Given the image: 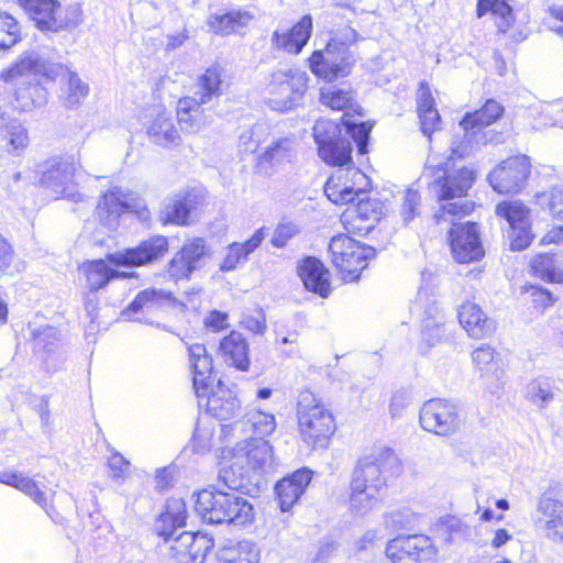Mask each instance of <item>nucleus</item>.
Listing matches in <instances>:
<instances>
[{
  "label": "nucleus",
  "instance_id": "nucleus-25",
  "mask_svg": "<svg viewBox=\"0 0 563 563\" xmlns=\"http://www.w3.org/2000/svg\"><path fill=\"white\" fill-rule=\"evenodd\" d=\"M313 22L310 14L303 15L290 30L274 31L272 45L289 54L298 55L308 43L312 33Z\"/></svg>",
  "mask_w": 563,
  "mask_h": 563
},
{
  "label": "nucleus",
  "instance_id": "nucleus-3",
  "mask_svg": "<svg viewBox=\"0 0 563 563\" xmlns=\"http://www.w3.org/2000/svg\"><path fill=\"white\" fill-rule=\"evenodd\" d=\"M472 147L457 145L452 147L450 157L437 164H428L423 170L422 178L430 192L439 200H450L464 197L472 187L475 173L466 167H456L453 156L463 158L470 155ZM463 203L462 201H459Z\"/></svg>",
  "mask_w": 563,
  "mask_h": 563
},
{
  "label": "nucleus",
  "instance_id": "nucleus-12",
  "mask_svg": "<svg viewBox=\"0 0 563 563\" xmlns=\"http://www.w3.org/2000/svg\"><path fill=\"white\" fill-rule=\"evenodd\" d=\"M369 178L357 168L338 170L324 185V194L335 205L354 202L369 187Z\"/></svg>",
  "mask_w": 563,
  "mask_h": 563
},
{
  "label": "nucleus",
  "instance_id": "nucleus-56",
  "mask_svg": "<svg viewBox=\"0 0 563 563\" xmlns=\"http://www.w3.org/2000/svg\"><path fill=\"white\" fill-rule=\"evenodd\" d=\"M413 522V514L409 508H398L396 510H391L385 517V525L387 528L393 531H399L402 529H407Z\"/></svg>",
  "mask_w": 563,
  "mask_h": 563
},
{
  "label": "nucleus",
  "instance_id": "nucleus-9",
  "mask_svg": "<svg viewBox=\"0 0 563 563\" xmlns=\"http://www.w3.org/2000/svg\"><path fill=\"white\" fill-rule=\"evenodd\" d=\"M313 137L318 144L319 156L324 163L333 166L351 163V142L341 136V130L336 123L330 120H318L313 125Z\"/></svg>",
  "mask_w": 563,
  "mask_h": 563
},
{
  "label": "nucleus",
  "instance_id": "nucleus-47",
  "mask_svg": "<svg viewBox=\"0 0 563 563\" xmlns=\"http://www.w3.org/2000/svg\"><path fill=\"white\" fill-rule=\"evenodd\" d=\"M533 274L549 283H563V268L555 263L553 254H538L531 260Z\"/></svg>",
  "mask_w": 563,
  "mask_h": 563
},
{
  "label": "nucleus",
  "instance_id": "nucleus-38",
  "mask_svg": "<svg viewBox=\"0 0 563 563\" xmlns=\"http://www.w3.org/2000/svg\"><path fill=\"white\" fill-rule=\"evenodd\" d=\"M320 102L332 110L345 111V115L349 114V111L362 115L358 111L360 107L355 103L354 92L350 87L335 85L322 87L320 89Z\"/></svg>",
  "mask_w": 563,
  "mask_h": 563
},
{
  "label": "nucleus",
  "instance_id": "nucleus-43",
  "mask_svg": "<svg viewBox=\"0 0 563 563\" xmlns=\"http://www.w3.org/2000/svg\"><path fill=\"white\" fill-rule=\"evenodd\" d=\"M0 133L8 140L10 152L19 155L29 145L26 129L15 119H11L5 112H0Z\"/></svg>",
  "mask_w": 563,
  "mask_h": 563
},
{
  "label": "nucleus",
  "instance_id": "nucleus-62",
  "mask_svg": "<svg viewBox=\"0 0 563 563\" xmlns=\"http://www.w3.org/2000/svg\"><path fill=\"white\" fill-rule=\"evenodd\" d=\"M60 31L77 27L82 22V12L78 4L67 7L65 10L60 7L59 11Z\"/></svg>",
  "mask_w": 563,
  "mask_h": 563
},
{
  "label": "nucleus",
  "instance_id": "nucleus-17",
  "mask_svg": "<svg viewBox=\"0 0 563 563\" xmlns=\"http://www.w3.org/2000/svg\"><path fill=\"white\" fill-rule=\"evenodd\" d=\"M208 255L207 242L202 238L188 240L168 263V274L174 280L189 279L199 269Z\"/></svg>",
  "mask_w": 563,
  "mask_h": 563
},
{
  "label": "nucleus",
  "instance_id": "nucleus-22",
  "mask_svg": "<svg viewBox=\"0 0 563 563\" xmlns=\"http://www.w3.org/2000/svg\"><path fill=\"white\" fill-rule=\"evenodd\" d=\"M416 309L423 307L421 340L427 347L439 343L444 334V317L439 311L435 300L429 299L427 292L420 288L416 300Z\"/></svg>",
  "mask_w": 563,
  "mask_h": 563
},
{
  "label": "nucleus",
  "instance_id": "nucleus-60",
  "mask_svg": "<svg viewBox=\"0 0 563 563\" xmlns=\"http://www.w3.org/2000/svg\"><path fill=\"white\" fill-rule=\"evenodd\" d=\"M420 195L415 189H407L400 209V216L404 223L407 225L411 220L419 214Z\"/></svg>",
  "mask_w": 563,
  "mask_h": 563
},
{
  "label": "nucleus",
  "instance_id": "nucleus-37",
  "mask_svg": "<svg viewBox=\"0 0 563 563\" xmlns=\"http://www.w3.org/2000/svg\"><path fill=\"white\" fill-rule=\"evenodd\" d=\"M220 351L228 364L240 371H247L249 344L242 333L232 331L220 342Z\"/></svg>",
  "mask_w": 563,
  "mask_h": 563
},
{
  "label": "nucleus",
  "instance_id": "nucleus-52",
  "mask_svg": "<svg viewBox=\"0 0 563 563\" xmlns=\"http://www.w3.org/2000/svg\"><path fill=\"white\" fill-rule=\"evenodd\" d=\"M233 460L231 465L220 471L219 481L227 486L230 492L236 493V490L244 486L246 471H244L241 465L243 462H238L235 459Z\"/></svg>",
  "mask_w": 563,
  "mask_h": 563
},
{
  "label": "nucleus",
  "instance_id": "nucleus-14",
  "mask_svg": "<svg viewBox=\"0 0 563 563\" xmlns=\"http://www.w3.org/2000/svg\"><path fill=\"white\" fill-rule=\"evenodd\" d=\"M460 423L457 407L444 399H430L420 409L421 427L438 435L453 433Z\"/></svg>",
  "mask_w": 563,
  "mask_h": 563
},
{
  "label": "nucleus",
  "instance_id": "nucleus-31",
  "mask_svg": "<svg viewBox=\"0 0 563 563\" xmlns=\"http://www.w3.org/2000/svg\"><path fill=\"white\" fill-rule=\"evenodd\" d=\"M504 107L494 99L487 100L483 107L475 112L466 113L462 121L461 126L465 132V139L470 143L472 135H475L482 128L495 123L503 114Z\"/></svg>",
  "mask_w": 563,
  "mask_h": 563
},
{
  "label": "nucleus",
  "instance_id": "nucleus-32",
  "mask_svg": "<svg viewBox=\"0 0 563 563\" xmlns=\"http://www.w3.org/2000/svg\"><path fill=\"white\" fill-rule=\"evenodd\" d=\"M295 154V139L290 136L278 137L264 147V151L256 158V164L258 168L266 170L269 167L291 162Z\"/></svg>",
  "mask_w": 563,
  "mask_h": 563
},
{
  "label": "nucleus",
  "instance_id": "nucleus-51",
  "mask_svg": "<svg viewBox=\"0 0 563 563\" xmlns=\"http://www.w3.org/2000/svg\"><path fill=\"white\" fill-rule=\"evenodd\" d=\"M21 40L18 21L10 14H0V51L8 49Z\"/></svg>",
  "mask_w": 563,
  "mask_h": 563
},
{
  "label": "nucleus",
  "instance_id": "nucleus-57",
  "mask_svg": "<svg viewBox=\"0 0 563 563\" xmlns=\"http://www.w3.org/2000/svg\"><path fill=\"white\" fill-rule=\"evenodd\" d=\"M32 338L35 347L49 352L58 340V332L54 327L45 324L32 330Z\"/></svg>",
  "mask_w": 563,
  "mask_h": 563
},
{
  "label": "nucleus",
  "instance_id": "nucleus-35",
  "mask_svg": "<svg viewBox=\"0 0 563 563\" xmlns=\"http://www.w3.org/2000/svg\"><path fill=\"white\" fill-rule=\"evenodd\" d=\"M264 240V229L256 230L253 235L244 243H231L227 247L225 256L221 262L219 269L221 272H231L238 268L241 263L247 261L249 255L253 253Z\"/></svg>",
  "mask_w": 563,
  "mask_h": 563
},
{
  "label": "nucleus",
  "instance_id": "nucleus-50",
  "mask_svg": "<svg viewBox=\"0 0 563 563\" xmlns=\"http://www.w3.org/2000/svg\"><path fill=\"white\" fill-rule=\"evenodd\" d=\"M357 40V32L350 25H343L331 30L327 45L340 51L343 55H353L350 47L355 44Z\"/></svg>",
  "mask_w": 563,
  "mask_h": 563
},
{
  "label": "nucleus",
  "instance_id": "nucleus-58",
  "mask_svg": "<svg viewBox=\"0 0 563 563\" xmlns=\"http://www.w3.org/2000/svg\"><path fill=\"white\" fill-rule=\"evenodd\" d=\"M165 522H170L175 528L186 525V505L183 499H170L166 504V512L163 515Z\"/></svg>",
  "mask_w": 563,
  "mask_h": 563
},
{
  "label": "nucleus",
  "instance_id": "nucleus-24",
  "mask_svg": "<svg viewBox=\"0 0 563 563\" xmlns=\"http://www.w3.org/2000/svg\"><path fill=\"white\" fill-rule=\"evenodd\" d=\"M189 364L192 371V384L198 398L208 394L214 378L212 376V358L205 345L191 344L188 346Z\"/></svg>",
  "mask_w": 563,
  "mask_h": 563
},
{
  "label": "nucleus",
  "instance_id": "nucleus-26",
  "mask_svg": "<svg viewBox=\"0 0 563 563\" xmlns=\"http://www.w3.org/2000/svg\"><path fill=\"white\" fill-rule=\"evenodd\" d=\"M205 398L208 413L219 420L234 418L240 409V401L235 394L231 389L225 388L220 379L216 388L209 387L208 394L199 398L200 405Z\"/></svg>",
  "mask_w": 563,
  "mask_h": 563
},
{
  "label": "nucleus",
  "instance_id": "nucleus-10",
  "mask_svg": "<svg viewBox=\"0 0 563 563\" xmlns=\"http://www.w3.org/2000/svg\"><path fill=\"white\" fill-rule=\"evenodd\" d=\"M77 170L74 157H52L40 167V184L56 197L76 200L74 177Z\"/></svg>",
  "mask_w": 563,
  "mask_h": 563
},
{
  "label": "nucleus",
  "instance_id": "nucleus-45",
  "mask_svg": "<svg viewBox=\"0 0 563 563\" xmlns=\"http://www.w3.org/2000/svg\"><path fill=\"white\" fill-rule=\"evenodd\" d=\"M492 12L499 32L505 33L514 22L512 10L505 0H478L477 15Z\"/></svg>",
  "mask_w": 563,
  "mask_h": 563
},
{
  "label": "nucleus",
  "instance_id": "nucleus-48",
  "mask_svg": "<svg viewBox=\"0 0 563 563\" xmlns=\"http://www.w3.org/2000/svg\"><path fill=\"white\" fill-rule=\"evenodd\" d=\"M553 388V382L548 377L532 379L527 385V399L539 409H544L554 398Z\"/></svg>",
  "mask_w": 563,
  "mask_h": 563
},
{
  "label": "nucleus",
  "instance_id": "nucleus-13",
  "mask_svg": "<svg viewBox=\"0 0 563 563\" xmlns=\"http://www.w3.org/2000/svg\"><path fill=\"white\" fill-rule=\"evenodd\" d=\"M530 167L527 155L509 157L494 168L488 175V181L499 194H517L523 188Z\"/></svg>",
  "mask_w": 563,
  "mask_h": 563
},
{
  "label": "nucleus",
  "instance_id": "nucleus-6",
  "mask_svg": "<svg viewBox=\"0 0 563 563\" xmlns=\"http://www.w3.org/2000/svg\"><path fill=\"white\" fill-rule=\"evenodd\" d=\"M297 421L300 439L310 448H325L335 430L332 415L310 390L299 394Z\"/></svg>",
  "mask_w": 563,
  "mask_h": 563
},
{
  "label": "nucleus",
  "instance_id": "nucleus-64",
  "mask_svg": "<svg viewBox=\"0 0 563 563\" xmlns=\"http://www.w3.org/2000/svg\"><path fill=\"white\" fill-rule=\"evenodd\" d=\"M244 329L255 333L263 334L266 331V318L262 310L255 314H245L241 321Z\"/></svg>",
  "mask_w": 563,
  "mask_h": 563
},
{
  "label": "nucleus",
  "instance_id": "nucleus-27",
  "mask_svg": "<svg viewBox=\"0 0 563 563\" xmlns=\"http://www.w3.org/2000/svg\"><path fill=\"white\" fill-rule=\"evenodd\" d=\"M311 478L312 472L307 467H302L277 482L275 492L283 511H288L292 507L306 490Z\"/></svg>",
  "mask_w": 563,
  "mask_h": 563
},
{
  "label": "nucleus",
  "instance_id": "nucleus-4",
  "mask_svg": "<svg viewBox=\"0 0 563 563\" xmlns=\"http://www.w3.org/2000/svg\"><path fill=\"white\" fill-rule=\"evenodd\" d=\"M195 510L205 522L244 526L254 518L252 504L234 492L206 488L196 494Z\"/></svg>",
  "mask_w": 563,
  "mask_h": 563
},
{
  "label": "nucleus",
  "instance_id": "nucleus-29",
  "mask_svg": "<svg viewBox=\"0 0 563 563\" xmlns=\"http://www.w3.org/2000/svg\"><path fill=\"white\" fill-rule=\"evenodd\" d=\"M80 271L86 277V285L91 292L104 288L113 279L131 278L135 273L120 272L111 268L104 260L88 261Z\"/></svg>",
  "mask_w": 563,
  "mask_h": 563
},
{
  "label": "nucleus",
  "instance_id": "nucleus-8",
  "mask_svg": "<svg viewBox=\"0 0 563 563\" xmlns=\"http://www.w3.org/2000/svg\"><path fill=\"white\" fill-rule=\"evenodd\" d=\"M329 253L333 265L351 279L360 277V273L367 266V261L375 256V249L355 241L346 234H338L329 242Z\"/></svg>",
  "mask_w": 563,
  "mask_h": 563
},
{
  "label": "nucleus",
  "instance_id": "nucleus-61",
  "mask_svg": "<svg viewBox=\"0 0 563 563\" xmlns=\"http://www.w3.org/2000/svg\"><path fill=\"white\" fill-rule=\"evenodd\" d=\"M526 291L530 294L532 303L537 309H547L552 306L556 298L547 288L536 285H528L525 287Z\"/></svg>",
  "mask_w": 563,
  "mask_h": 563
},
{
  "label": "nucleus",
  "instance_id": "nucleus-46",
  "mask_svg": "<svg viewBox=\"0 0 563 563\" xmlns=\"http://www.w3.org/2000/svg\"><path fill=\"white\" fill-rule=\"evenodd\" d=\"M495 212L508 222L509 229L530 223V208L519 200L499 202Z\"/></svg>",
  "mask_w": 563,
  "mask_h": 563
},
{
  "label": "nucleus",
  "instance_id": "nucleus-20",
  "mask_svg": "<svg viewBox=\"0 0 563 563\" xmlns=\"http://www.w3.org/2000/svg\"><path fill=\"white\" fill-rule=\"evenodd\" d=\"M536 523L553 543L563 542V501L543 493L536 508Z\"/></svg>",
  "mask_w": 563,
  "mask_h": 563
},
{
  "label": "nucleus",
  "instance_id": "nucleus-7",
  "mask_svg": "<svg viewBox=\"0 0 563 563\" xmlns=\"http://www.w3.org/2000/svg\"><path fill=\"white\" fill-rule=\"evenodd\" d=\"M308 75L298 68H280L271 75L268 85L273 96L271 106L274 110L287 111L299 104L307 90Z\"/></svg>",
  "mask_w": 563,
  "mask_h": 563
},
{
  "label": "nucleus",
  "instance_id": "nucleus-19",
  "mask_svg": "<svg viewBox=\"0 0 563 563\" xmlns=\"http://www.w3.org/2000/svg\"><path fill=\"white\" fill-rule=\"evenodd\" d=\"M98 211L100 216L106 213L110 221H115L124 212L134 213L143 222L151 219V211L145 202L139 197L124 194L121 188L106 192L98 205Z\"/></svg>",
  "mask_w": 563,
  "mask_h": 563
},
{
  "label": "nucleus",
  "instance_id": "nucleus-36",
  "mask_svg": "<svg viewBox=\"0 0 563 563\" xmlns=\"http://www.w3.org/2000/svg\"><path fill=\"white\" fill-rule=\"evenodd\" d=\"M459 321L470 336L479 339L493 330L492 321L481 307L473 302L463 303L459 310Z\"/></svg>",
  "mask_w": 563,
  "mask_h": 563
},
{
  "label": "nucleus",
  "instance_id": "nucleus-40",
  "mask_svg": "<svg viewBox=\"0 0 563 563\" xmlns=\"http://www.w3.org/2000/svg\"><path fill=\"white\" fill-rule=\"evenodd\" d=\"M217 560L219 563H258L260 551L250 541H239L220 548Z\"/></svg>",
  "mask_w": 563,
  "mask_h": 563
},
{
  "label": "nucleus",
  "instance_id": "nucleus-54",
  "mask_svg": "<svg viewBox=\"0 0 563 563\" xmlns=\"http://www.w3.org/2000/svg\"><path fill=\"white\" fill-rule=\"evenodd\" d=\"M189 213L180 200L175 196L162 210L161 220L164 223L185 225L188 223Z\"/></svg>",
  "mask_w": 563,
  "mask_h": 563
},
{
  "label": "nucleus",
  "instance_id": "nucleus-63",
  "mask_svg": "<svg viewBox=\"0 0 563 563\" xmlns=\"http://www.w3.org/2000/svg\"><path fill=\"white\" fill-rule=\"evenodd\" d=\"M297 233L298 229L294 223H280L275 229L271 243L276 247H284Z\"/></svg>",
  "mask_w": 563,
  "mask_h": 563
},
{
  "label": "nucleus",
  "instance_id": "nucleus-34",
  "mask_svg": "<svg viewBox=\"0 0 563 563\" xmlns=\"http://www.w3.org/2000/svg\"><path fill=\"white\" fill-rule=\"evenodd\" d=\"M151 142L162 147H174L180 143V135L169 114L159 112L147 125Z\"/></svg>",
  "mask_w": 563,
  "mask_h": 563
},
{
  "label": "nucleus",
  "instance_id": "nucleus-18",
  "mask_svg": "<svg viewBox=\"0 0 563 563\" xmlns=\"http://www.w3.org/2000/svg\"><path fill=\"white\" fill-rule=\"evenodd\" d=\"M311 71L327 81H333L350 74L355 63L354 55H343L325 45L323 51H314L309 59Z\"/></svg>",
  "mask_w": 563,
  "mask_h": 563
},
{
  "label": "nucleus",
  "instance_id": "nucleus-15",
  "mask_svg": "<svg viewBox=\"0 0 563 563\" xmlns=\"http://www.w3.org/2000/svg\"><path fill=\"white\" fill-rule=\"evenodd\" d=\"M386 555L393 563H418L434 555V547L424 534L399 536L386 547Z\"/></svg>",
  "mask_w": 563,
  "mask_h": 563
},
{
  "label": "nucleus",
  "instance_id": "nucleus-11",
  "mask_svg": "<svg viewBox=\"0 0 563 563\" xmlns=\"http://www.w3.org/2000/svg\"><path fill=\"white\" fill-rule=\"evenodd\" d=\"M168 239L156 234L141 241L135 246L108 254L106 261L118 267L132 268L145 266L164 257L168 252Z\"/></svg>",
  "mask_w": 563,
  "mask_h": 563
},
{
  "label": "nucleus",
  "instance_id": "nucleus-33",
  "mask_svg": "<svg viewBox=\"0 0 563 563\" xmlns=\"http://www.w3.org/2000/svg\"><path fill=\"white\" fill-rule=\"evenodd\" d=\"M202 104L196 97H183L178 100L177 118L184 132L196 134L208 124L207 117L201 109Z\"/></svg>",
  "mask_w": 563,
  "mask_h": 563
},
{
  "label": "nucleus",
  "instance_id": "nucleus-16",
  "mask_svg": "<svg viewBox=\"0 0 563 563\" xmlns=\"http://www.w3.org/2000/svg\"><path fill=\"white\" fill-rule=\"evenodd\" d=\"M166 544L167 555L176 563H203L211 540L199 533L183 531L176 538L170 533Z\"/></svg>",
  "mask_w": 563,
  "mask_h": 563
},
{
  "label": "nucleus",
  "instance_id": "nucleus-44",
  "mask_svg": "<svg viewBox=\"0 0 563 563\" xmlns=\"http://www.w3.org/2000/svg\"><path fill=\"white\" fill-rule=\"evenodd\" d=\"M222 71L219 67H209L198 79L195 96L200 102L207 103L221 95Z\"/></svg>",
  "mask_w": 563,
  "mask_h": 563
},
{
  "label": "nucleus",
  "instance_id": "nucleus-59",
  "mask_svg": "<svg viewBox=\"0 0 563 563\" xmlns=\"http://www.w3.org/2000/svg\"><path fill=\"white\" fill-rule=\"evenodd\" d=\"M508 236L510 239V247L512 251H522L527 249L532 240L530 223L509 229Z\"/></svg>",
  "mask_w": 563,
  "mask_h": 563
},
{
  "label": "nucleus",
  "instance_id": "nucleus-55",
  "mask_svg": "<svg viewBox=\"0 0 563 563\" xmlns=\"http://www.w3.org/2000/svg\"><path fill=\"white\" fill-rule=\"evenodd\" d=\"M344 125L346 133L350 134L356 143L358 153H367V145L372 126L365 122L355 123L349 120L344 121Z\"/></svg>",
  "mask_w": 563,
  "mask_h": 563
},
{
  "label": "nucleus",
  "instance_id": "nucleus-2",
  "mask_svg": "<svg viewBox=\"0 0 563 563\" xmlns=\"http://www.w3.org/2000/svg\"><path fill=\"white\" fill-rule=\"evenodd\" d=\"M396 461L394 451L376 446L360 459L351 481L350 509L356 516L368 514L379 501L386 479L383 472Z\"/></svg>",
  "mask_w": 563,
  "mask_h": 563
},
{
  "label": "nucleus",
  "instance_id": "nucleus-5",
  "mask_svg": "<svg viewBox=\"0 0 563 563\" xmlns=\"http://www.w3.org/2000/svg\"><path fill=\"white\" fill-rule=\"evenodd\" d=\"M474 205L468 201L446 202L434 213L438 223L450 222L449 232L451 251L460 263L478 261L484 255L476 223H457L456 220L470 214Z\"/></svg>",
  "mask_w": 563,
  "mask_h": 563
},
{
  "label": "nucleus",
  "instance_id": "nucleus-39",
  "mask_svg": "<svg viewBox=\"0 0 563 563\" xmlns=\"http://www.w3.org/2000/svg\"><path fill=\"white\" fill-rule=\"evenodd\" d=\"M0 483L12 486L25 495H27L34 503L41 506L45 512L51 517L48 510V501L46 494L40 488L37 483L21 473H0Z\"/></svg>",
  "mask_w": 563,
  "mask_h": 563
},
{
  "label": "nucleus",
  "instance_id": "nucleus-1",
  "mask_svg": "<svg viewBox=\"0 0 563 563\" xmlns=\"http://www.w3.org/2000/svg\"><path fill=\"white\" fill-rule=\"evenodd\" d=\"M42 75L55 80L58 77H67L68 92L65 106L69 109L81 104L88 96L89 86L84 82L77 73L69 70L60 63H52L37 51H30L21 55L18 63L1 74L5 82L14 84L15 100L22 110H30L33 106L45 102V89L42 88L35 77Z\"/></svg>",
  "mask_w": 563,
  "mask_h": 563
},
{
  "label": "nucleus",
  "instance_id": "nucleus-49",
  "mask_svg": "<svg viewBox=\"0 0 563 563\" xmlns=\"http://www.w3.org/2000/svg\"><path fill=\"white\" fill-rule=\"evenodd\" d=\"M537 203L548 210L553 219L563 222V188L553 187L536 195Z\"/></svg>",
  "mask_w": 563,
  "mask_h": 563
},
{
  "label": "nucleus",
  "instance_id": "nucleus-23",
  "mask_svg": "<svg viewBox=\"0 0 563 563\" xmlns=\"http://www.w3.org/2000/svg\"><path fill=\"white\" fill-rule=\"evenodd\" d=\"M19 3L38 30L60 32V3L57 0H19Z\"/></svg>",
  "mask_w": 563,
  "mask_h": 563
},
{
  "label": "nucleus",
  "instance_id": "nucleus-42",
  "mask_svg": "<svg viewBox=\"0 0 563 563\" xmlns=\"http://www.w3.org/2000/svg\"><path fill=\"white\" fill-rule=\"evenodd\" d=\"M245 426H249L253 433L258 435V438L264 439L265 437L272 434L276 429L275 416L268 412L252 409L244 416L242 421H236L230 426H222V432H224L228 428L238 429Z\"/></svg>",
  "mask_w": 563,
  "mask_h": 563
},
{
  "label": "nucleus",
  "instance_id": "nucleus-41",
  "mask_svg": "<svg viewBox=\"0 0 563 563\" xmlns=\"http://www.w3.org/2000/svg\"><path fill=\"white\" fill-rule=\"evenodd\" d=\"M418 114L421 123V131L430 139L432 132H434L440 124V114L434 108V100L424 82H421L420 85Z\"/></svg>",
  "mask_w": 563,
  "mask_h": 563
},
{
  "label": "nucleus",
  "instance_id": "nucleus-30",
  "mask_svg": "<svg viewBox=\"0 0 563 563\" xmlns=\"http://www.w3.org/2000/svg\"><path fill=\"white\" fill-rule=\"evenodd\" d=\"M253 12L247 10H231L223 14H211L207 24L216 34L230 35L244 33L254 21Z\"/></svg>",
  "mask_w": 563,
  "mask_h": 563
},
{
  "label": "nucleus",
  "instance_id": "nucleus-21",
  "mask_svg": "<svg viewBox=\"0 0 563 563\" xmlns=\"http://www.w3.org/2000/svg\"><path fill=\"white\" fill-rule=\"evenodd\" d=\"M233 459L245 462L251 470L269 472L275 465L273 446L262 438H250L232 450Z\"/></svg>",
  "mask_w": 563,
  "mask_h": 563
},
{
  "label": "nucleus",
  "instance_id": "nucleus-28",
  "mask_svg": "<svg viewBox=\"0 0 563 563\" xmlns=\"http://www.w3.org/2000/svg\"><path fill=\"white\" fill-rule=\"evenodd\" d=\"M298 274L305 287L322 298L331 292L329 273L323 263L316 257H306L298 266Z\"/></svg>",
  "mask_w": 563,
  "mask_h": 563
},
{
  "label": "nucleus",
  "instance_id": "nucleus-53",
  "mask_svg": "<svg viewBox=\"0 0 563 563\" xmlns=\"http://www.w3.org/2000/svg\"><path fill=\"white\" fill-rule=\"evenodd\" d=\"M472 358L474 364L484 374L493 373L498 367L497 353L488 344H483L473 351Z\"/></svg>",
  "mask_w": 563,
  "mask_h": 563
}]
</instances>
